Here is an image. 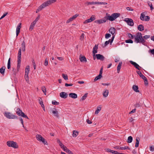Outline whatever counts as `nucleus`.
Instances as JSON below:
<instances>
[{
  "instance_id": "f257e3e1",
  "label": "nucleus",
  "mask_w": 154,
  "mask_h": 154,
  "mask_svg": "<svg viewBox=\"0 0 154 154\" xmlns=\"http://www.w3.org/2000/svg\"><path fill=\"white\" fill-rule=\"evenodd\" d=\"M120 15V14L118 13H114L112 14L111 15L108 14H106V15L104 17V19L98 20H95L94 21L95 23H98L99 24L104 23L106 22V21L109 20L110 21H113L116 18L119 17Z\"/></svg>"
},
{
  "instance_id": "f03ea898",
  "label": "nucleus",
  "mask_w": 154,
  "mask_h": 154,
  "mask_svg": "<svg viewBox=\"0 0 154 154\" xmlns=\"http://www.w3.org/2000/svg\"><path fill=\"white\" fill-rule=\"evenodd\" d=\"M128 36L131 39L134 37L135 42L136 43H141L143 44L146 42V41L143 39L140 32L137 33L136 35H133L129 33L128 34Z\"/></svg>"
},
{
  "instance_id": "7ed1b4c3",
  "label": "nucleus",
  "mask_w": 154,
  "mask_h": 154,
  "mask_svg": "<svg viewBox=\"0 0 154 154\" xmlns=\"http://www.w3.org/2000/svg\"><path fill=\"white\" fill-rule=\"evenodd\" d=\"M56 0H49L44 2L40 5L36 11V13H38L40 11L42 10L44 8L52 4L55 2Z\"/></svg>"
},
{
  "instance_id": "20e7f679",
  "label": "nucleus",
  "mask_w": 154,
  "mask_h": 154,
  "mask_svg": "<svg viewBox=\"0 0 154 154\" xmlns=\"http://www.w3.org/2000/svg\"><path fill=\"white\" fill-rule=\"evenodd\" d=\"M4 116L8 119H17L18 117L14 115H13L10 112H5L4 113Z\"/></svg>"
},
{
  "instance_id": "39448f33",
  "label": "nucleus",
  "mask_w": 154,
  "mask_h": 154,
  "mask_svg": "<svg viewBox=\"0 0 154 154\" xmlns=\"http://www.w3.org/2000/svg\"><path fill=\"white\" fill-rule=\"evenodd\" d=\"M7 144L9 147H12L15 149L18 148V145L17 143L13 141H9L7 142Z\"/></svg>"
},
{
  "instance_id": "423d86ee",
  "label": "nucleus",
  "mask_w": 154,
  "mask_h": 154,
  "mask_svg": "<svg viewBox=\"0 0 154 154\" xmlns=\"http://www.w3.org/2000/svg\"><path fill=\"white\" fill-rule=\"evenodd\" d=\"M36 137L38 140L42 142L45 145H48L47 141L41 135L37 134L36 136Z\"/></svg>"
},
{
  "instance_id": "0eeeda50",
  "label": "nucleus",
  "mask_w": 154,
  "mask_h": 154,
  "mask_svg": "<svg viewBox=\"0 0 154 154\" xmlns=\"http://www.w3.org/2000/svg\"><path fill=\"white\" fill-rule=\"evenodd\" d=\"M16 113L19 116L29 119L27 116L25 115L24 113L22 112V111L19 108L17 109Z\"/></svg>"
},
{
  "instance_id": "6e6552de",
  "label": "nucleus",
  "mask_w": 154,
  "mask_h": 154,
  "mask_svg": "<svg viewBox=\"0 0 154 154\" xmlns=\"http://www.w3.org/2000/svg\"><path fill=\"white\" fill-rule=\"evenodd\" d=\"M124 20L129 25L131 26H134V23L133 22V20L131 19L126 18Z\"/></svg>"
},
{
  "instance_id": "1a4fd4ad",
  "label": "nucleus",
  "mask_w": 154,
  "mask_h": 154,
  "mask_svg": "<svg viewBox=\"0 0 154 154\" xmlns=\"http://www.w3.org/2000/svg\"><path fill=\"white\" fill-rule=\"evenodd\" d=\"M85 4L87 5H94V4H101V5H107V3L106 2H86Z\"/></svg>"
},
{
  "instance_id": "9d476101",
  "label": "nucleus",
  "mask_w": 154,
  "mask_h": 154,
  "mask_svg": "<svg viewBox=\"0 0 154 154\" xmlns=\"http://www.w3.org/2000/svg\"><path fill=\"white\" fill-rule=\"evenodd\" d=\"M114 36H113L111 39H109V40L105 42L104 44L102 45V47L103 48H104L106 47L108 44H109L110 42V44H111L114 40Z\"/></svg>"
},
{
  "instance_id": "9b49d317",
  "label": "nucleus",
  "mask_w": 154,
  "mask_h": 154,
  "mask_svg": "<svg viewBox=\"0 0 154 154\" xmlns=\"http://www.w3.org/2000/svg\"><path fill=\"white\" fill-rule=\"evenodd\" d=\"M116 149H118L119 150H125V149H130L128 146H125L124 147H120L119 146H116L114 147Z\"/></svg>"
},
{
  "instance_id": "f8f14e48",
  "label": "nucleus",
  "mask_w": 154,
  "mask_h": 154,
  "mask_svg": "<svg viewBox=\"0 0 154 154\" xmlns=\"http://www.w3.org/2000/svg\"><path fill=\"white\" fill-rule=\"evenodd\" d=\"M21 27V23H19V25L17 26L16 29V36H17L19 34L20 32V29Z\"/></svg>"
},
{
  "instance_id": "ddd939ff",
  "label": "nucleus",
  "mask_w": 154,
  "mask_h": 154,
  "mask_svg": "<svg viewBox=\"0 0 154 154\" xmlns=\"http://www.w3.org/2000/svg\"><path fill=\"white\" fill-rule=\"evenodd\" d=\"M21 27V23H19V25L17 26L16 29V36H17L19 34L20 32V29Z\"/></svg>"
},
{
  "instance_id": "4468645a",
  "label": "nucleus",
  "mask_w": 154,
  "mask_h": 154,
  "mask_svg": "<svg viewBox=\"0 0 154 154\" xmlns=\"http://www.w3.org/2000/svg\"><path fill=\"white\" fill-rule=\"evenodd\" d=\"M52 113L54 114L55 116L57 118H59L58 112L56 109L54 108V110H52Z\"/></svg>"
},
{
  "instance_id": "2eb2a0df",
  "label": "nucleus",
  "mask_w": 154,
  "mask_h": 154,
  "mask_svg": "<svg viewBox=\"0 0 154 154\" xmlns=\"http://www.w3.org/2000/svg\"><path fill=\"white\" fill-rule=\"evenodd\" d=\"M95 56L96 57L97 59V60H103L105 59V57L100 54H96Z\"/></svg>"
},
{
  "instance_id": "dca6fc26",
  "label": "nucleus",
  "mask_w": 154,
  "mask_h": 154,
  "mask_svg": "<svg viewBox=\"0 0 154 154\" xmlns=\"http://www.w3.org/2000/svg\"><path fill=\"white\" fill-rule=\"evenodd\" d=\"M60 96L62 98H66L67 97L68 94L65 92H62L60 94Z\"/></svg>"
},
{
  "instance_id": "f3484780",
  "label": "nucleus",
  "mask_w": 154,
  "mask_h": 154,
  "mask_svg": "<svg viewBox=\"0 0 154 154\" xmlns=\"http://www.w3.org/2000/svg\"><path fill=\"white\" fill-rule=\"evenodd\" d=\"M130 63L133 65H134L136 68H137L138 70H140L139 67H140V66L136 63L132 61H130Z\"/></svg>"
},
{
  "instance_id": "a211bd4d",
  "label": "nucleus",
  "mask_w": 154,
  "mask_h": 154,
  "mask_svg": "<svg viewBox=\"0 0 154 154\" xmlns=\"http://www.w3.org/2000/svg\"><path fill=\"white\" fill-rule=\"evenodd\" d=\"M98 49V45H96L93 47V54L94 56H95V54L97 52V49Z\"/></svg>"
},
{
  "instance_id": "6ab92c4d",
  "label": "nucleus",
  "mask_w": 154,
  "mask_h": 154,
  "mask_svg": "<svg viewBox=\"0 0 154 154\" xmlns=\"http://www.w3.org/2000/svg\"><path fill=\"white\" fill-rule=\"evenodd\" d=\"M109 93V90L107 89H105L104 90L103 92V95L104 97H106L108 95Z\"/></svg>"
},
{
  "instance_id": "aec40b11",
  "label": "nucleus",
  "mask_w": 154,
  "mask_h": 154,
  "mask_svg": "<svg viewBox=\"0 0 154 154\" xmlns=\"http://www.w3.org/2000/svg\"><path fill=\"white\" fill-rule=\"evenodd\" d=\"M69 96L72 98L75 99L77 97V95L74 93H71L69 94Z\"/></svg>"
},
{
  "instance_id": "412c9836",
  "label": "nucleus",
  "mask_w": 154,
  "mask_h": 154,
  "mask_svg": "<svg viewBox=\"0 0 154 154\" xmlns=\"http://www.w3.org/2000/svg\"><path fill=\"white\" fill-rule=\"evenodd\" d=\"M79 60L81 62H86L87 61V59L85 56H81L80 55L79 56Z\"/></svg>"
},
{
  "instance_id": "4be33fe9",
  "label": "nucleus",
  "mask_w": 154,
  "mask_h": 154,
  "mask_svg": "<svg viewBox=\"0 0 154 154\" xmlns=\"http://www.w3.org/2000/svg\"><path fill=\"white\" fill-rule=\"evenodd\" d=\"M21 49L20 48L18 52V54L17 60H19V61L21 59Z\"/></svg>"
},
{
  "instance_id": "5701e85b",
  "label": "nucleus",
  "mask_w": 154,
  "mask_h": 154,
  "mask_svg": "<svg viewBox=\"0 0 154 154\" xmlns=\"http://www.w3.org/2000/svg\"><path fill=\"white\" fill-rule=\"evenodd\" d=\"M101 107L100 105L98 106L95 112V114H98L99 112L101 110Z\"/></svg>"
},
{
  "instance_id": "b1692460",
  "label": "nucleus",
  "mask_w": 154,
  "mask_h": 154,
  "mask_svg": "<svg viewBox=\"0 0 154 154\" xmlns=\"http://www.w3.org/2000/svg\"><path fill=\"white\" fill-rule=\"evenodd\" d=\"M5 66H3L0 69V73L2 75H4L5 74Z\"/></svg>"
},
{
  "instance_id": "393cba45",
  "label": "nucleus",
  "mask_w": 154,
  "mask_h": 154,
  "mask_svg": "<svg viewBox=\"0 0 154 154\" xmlns=\"http://www.w3.org/2000/svg\"><path fill=\"white\" fill-rule=\"evenodd\" d=\"M136 142L135 145V147H137L139 145V143L140 140V138L139 137H137L136 139Z\"/></svg>"
},
{
  "instance_id": "a878e982",
  "label": "nucleus",
  "mask_w": 154,
  "mask_h": 154,
  "mask_svg": "<svg viewBox=\"0 0 154 154\" xmlns=\"http://www.w3.org/2000/svg\"><path fill=\"white\" fill-rule=\"evenodd\" d=\"M137 29L139 31H141L144 30V29L143 25L142 24H140L138 26Z\"/></svg>"
},
{
  "instance_id": "bb28decb",
  "label": "nucleus",
  "mask_w": 154,
  "mask_h": 154,
  "mask_svg": "<svg viewBox=\"0 0 154 154\" xmlns=\"http://www.w3.org/2000/svg\"><path fill=\"white\" fill-rule=\"evenodd\" d=\"M109 32L112 35H113L116 32V29L114 28H111L109 30Z\"/></svg>"
},
{
  "instance_id": "cd10ccee",
  "label": "nucleus",
  "mask_w": 154,
  "mask_h": 154,
  "mask_svg": "<svg viewBox=\"0 0 154 154\" xmlns=\"http://www.w3.org/2000/svg\"><path fill=\"white\" fill-rule=\"evenodd\" d=\"M133 89L136 92H139V91L138 90V87L136 85H134L132 87Z\"/></svg>"
},
{
  "instance_id": "c85d7f7f",
  "label": "nucleus",
  "mask_w": 154,
  "mask_h": 154,
  "mask_svg": "<svg viewBox=\"0 0 154 154\" xmlns=\"http://www.w3.org/2000/svg\"><path fill=\"white\" fill-rule=\"evenodd\" d=\"M29 71V66H27L25 70V74L28 75Z\"/></svg>"
},
{
  "instance_id": "c756f323",
  "label": "nucleus",
  "mask_w": 154,
  "mask_h": 154,
  "mask_svg": "<svg viewBox=\"0 0 154 154\" xmlns=\"http://www.w3.org/2000/svg\"><path fill=\"white\" fill-rule=\"evenodd\" d=\"M35 24V23L33 22L31 23L29 28V30L30 31H32L33 29Z\"/></svg>"
},
{
  "instance_id": "7c9ffc66",
  "label": "nucleus",
  "mask_w": 154,
  "mask_h": 154,
  "mask_svg": "<svg viewBox=\"0 0 154 154\" xmlns=\"http://www.w3.org/2000/svg\"><path fill=\"white\" fill-rule=\"evenodd\" d=\"M79 134V132L77 131L74 130L73 131L72 136L74 137H76Z\"/></svg>"
},
{
  "instance_id": "2f4dec72",
  "label": "nucleus",
  "mask_w": 154,
  "mask_h": 154,
  "mask_svg": "<svg viewBox=\"0 0 154 154\" xmlns=\"http://www.w3.org/2000/svg\"><path fill=\"white\" fill-rule=\"evenodd\" d=\"M102 77V76L100 74H99L98 76H97L95 78L94 81H95L97 80L100 79Z\"/></svg>"
},
{
  "instance_id": "473e14b6",
  "label": "nucleus",
  "mask_w": 154,
  "mask_h": 154,
  "mask_svg": "<svg viewBox=\"0 0 154 154\" xmlns=\"http://www.w3.org/2000/svg\"><path fill=\"white\" fill-rule=\"evenodd\" d=\"M122 62H120L117 66V70L118 73H119L120 71V69L122 66Z\"/></svg>"
},
{
  "instance_id": "72a5a7b5",
  "label": "nucleus",
  "mask_w": 154,
  "mask_h": 154,
  "mask_svg": "<svg viewBox=\"0 0 154 154\" xmlns=\"http://www.w3.org/2000/svg\"><path fill=\"white\" fill-rule=\"evenodd\" d=\"M132 140L133 138L131 136H130L128 137L127 141L128 143H131Z\"/></svg>"
},
{
  "instance_id": "f704fd0d",
  "label": "nucleus",
  "mask_w": 154,
  "mask_h": 154,
  "mask_svg": "<svg viewBox=\"0 0 154 154\" xmlns=\"http://www.w3.org/2000/svg\"><path fill=\"white\" fill-rule=\"evenodd\" d=\"M21 63V60H20L19 61V60H17V71H18L20 67V63Z\"/></svg>"
},
{
  "instance_id": "c9c22d12",
  "label": "nucleus",
  "mask_w": 154,
  "mask_h": 154,
  "mask_svg": "<svg viewBox=\"0 0 154 154\" xmlns=\"http://www.w3.org/2000/svg\"><path fill=\"white\" fill-rule=\"evenodd\" d=\"M145 14H143V13H142L141 14V15H140V19L142 20H145Z\"/></svg>"
},
{
  "instance_id": "e433bc0d",
  "label": "nucleus",
  "mask_w": 154,
  "mask_h": 154,
  "mask_svg": "<svg viewBox=\"0 0 154 154\" xmlns=\"http://www.w3.org/2000/svg\"><path fill=\"white\" fill-rule=\"evenodd\" d=\"M88 95V93L85 94L81 98V99L80 100V101H83L85 100L86 98L87 97Z\"/></svg>"
},
{
  "instance_id": "4c0bfd02",
  "label": "nucleus",
  "mask_w": 154,
  "mask_h": 154,
  "mask_svg": "<svg viewBox=\"0 0 154 154\" xmlns=\"http://www.w3.org/2000/svg\"><path fill=\"white\" fill-rule=\"evenodd\" d=\"M7 68L9 69L11 68V58H9L8 59V62Z\"/></svg>"
},
{
  "instance_id": "58836bf2",
  "label": "nucleus",
  "mask_w": 154,
  "mask_h": 154,
  "mask_svg": "<svg viewBox=\"0 0 154 154\" xmlns=\"http://www.w3.org/2000/svg\"><path fill=\"white\" fill-rule=\"evenodd\" d=\"M41 89L44 94L46 95V89L45 87L43 86L41 88Z\"/></svg>"
},
{
  "instance_id": "ea45409f",
  "label": "nucleus",
  "mask_w": 154,
  "mask_h": 154,
  "mask_svg": "<svg viewBox=\"0 0 154 154\" xmlns=\"http://www.w3.org/2000/svg\"><path fill=\"white\" fill-rule=\"evenodd\" d=\"M59 145L60 146L61 148L63 149L64 151V150L66 149L67 148V147L66 146H65L62 143L60 144H59Z\"/></svg>"
},
{
  "instance_id": "a19ab883",
  "label": "nucleus",
  "mask_w": 154,
  "mask_h": 154,
  "mask_svg": "<svg viewBox=\"0 0 154 154\" xmlns=\"http://www.w3.org/2000/svg\"><path fill=\"white\" fill-rule=\"evenodd\" d=\"M79 15L78 14H76L74 15H73L72 17H71L70 18H71L72 20H73L75 19L76 17H77Z\"/></svg>"
},
{
  "instance_id": "79ce46f5",
  "label": "nucleus",
  "mask_w": 154,
  "mask_h": 154,
  "mask_svg": "<svg viewBox=\"0 0 154 154\" xmlns=\"http://www.w3.org/2000/svg\"><path fill=\"white\" fill-rule=\"evenodd\" d=\"M64 151L68 153L69 154H73L71 151L69 150L67 148L66 149L64 150Z\"/></svg>"
},
{
  "instance_id": "37998d69",
  "label": "nucleus",
  "mask_w": 154,
  "mask_h": 154,
  "mask_svg": "<svg viewBox=\"0 0 154 154\" xmlns=\"http://www.w3.org/2000/svg\"><path fill=\"white\" fill-rule=\"evenodd\" d=\"M63 78L65 80H67L68 79V76L67 75L63 74L62 75Z\"/></svg>"
},
{
  "instance_id": "c03bdc74",
  "label": "nucleus",
  "mask_w": 154,
  "mask_h": 154,
  "mask_svg": "<svg viewBox=\"0 0 154 154\" xmlns=\"http://www.w3.org/2000/svg\"><path fill=\"white\" fill-rule=\"evenodd\" d=\"M148 5L150 7L151 10H152L154 8L152 6V3L150 2H149L148 3Z\"/></svg>"
},
{
  "instance_id": "a18cd8bd",
  "label": "nucleus",
  "mask_w": 154,
  "mask_h": 154,
  "mask_svg": "<svg viewBox=\"0 0 154 154\" xmlns=\"http://www.w3.org/2000/svg\"><path fill=\"white\" fill-rule=\"evenodd\" d=\"M52 103L53 105H57L59 104V102L56 101V100H53L52 102Z\"/></svg>"
},
{
  "instance_id": "49530a36",
  "label": "nucleus",
  "mask_w": 154,
  "mask_h": 154,
  "mask_svg": "<svg viewBox=\"0 0 154 154\" xmlns=\"http://www.w3.org/2000/svg\"><path fill=\"white\" fill-rule=\"evenodd\" d=\"M85 36V34L84 33H82L80 37V39L81 41L84 40V38Z\"/></svg>"
},
{
  "instance_id": "de8ad7c7",
  "label": "nucleus",
  "mask_w": 154,
  "mask_h": 154,
  "mask_svg": "<svg viewBox=\"0 0 154 154\" xmlns=\"http://www.w3.org/2000/svg\"><path fill=\"white\" fill-rule=\"evenodd\" d=\"M150 36L149 35H145L143 37V39L145 40V39L146 40L149 38Z\"/></svg>"
},
{
  "instance_id": "09e8293b",
  "label": "nucleus",
  "mask_w": 154,
  "mask_h": 154,
  "mask_svg": "<svg viewBox=\"0 0 154 154\" xmlns=\"http://www.w3.org/2000/svg\"><path fill=\"white\" fill-rule=\"evenodd\" d=\"M25 79L26 81L28 82L29 81V76L28 75L25 74L24 76Z\"/></svg>"
},
{
  "instance_id": "8fccbe9b",
  "label": "nucleus",
  "mask_w": 154,
  "mask_h": 154,
  "mask_svg": "<svg viewBox=\"0 0 154 154\" xmlns=\"http://www.w3.org/2000/svg\"><path fill=\"white\" fill-rule=\"evenodd\" d=\"M39 18H40V16L38 15V17L35 18V20L33 21V22L36 24L37 22L39 20Z\"/></svg>"
},
{
  "instance_id": "3c124183",
  "label": "nucleus",
  "mask_w": 154,
  "mask_h": 154,
  "mask_svg": "<svg viewBox=\"0 0 154 154\" xmlns=\"http://www.w3.org/2000/svg\"><path fill=\"white\" fill-rule=\"evenodd\" d=\"M19 119L20 121L21 122V123L22 124V125H23V128H24L25 129V127L23 125V120L22 118H21V117H20L19 118Z\"/></svg>"
},
{
  "instance_id": "603ef678",
  "label": "nucleus",
  "mask_w": 154,
  "mask_h": 154,
  "mask_svg": "<svg viewBox=\"0 0 154 154\" xmlns=\"http://www.w3.org/2000/svg\"><path fill=\"white\" fill-rule=\"evenodd\" d=\"M125 42L127 43H133V41L131 39H128V40H126Z\"/></svg>"
},
{
  "instance_id": "864d4df0",
  "label": "nucleus",
  "mask_w": 154,
  "mask_h": 154,
  "mask_svg": "<svg viewBox=\"0 0 154 154\" xmlns=\"http://www.w3.org/2000/svg\"><path fill=\"white\" fill-rule=\"evenodd\" d=\"M90 19L91 22L94 20L95 19V16L94 15H92Z\"/></svg>"
},
{
  "instance_id": "5fc2aeb1",
  "label": "nucleus",
  "mask_w": 154,
  "mask_h": 154,
  "mask_svg": "<svg viewBox=\"0 0 154 154\" xmlns=\"http://www.w3.org/2000/svg\"><path fill=\"white\" fill-rule=\"evenodd\" d=\"M111 36V35L109 34H108V33H107L105 35V38H106V39H107L108 38H109Z\"/></svg>"
},
{
  "instance_id": "6e6d98bb",
  "label": "nucleus",
  "mask_w": 154,
  "mask_h": 154,
  "mask_svg": "<svg viewBox=\"0 0 154 154\" xmlns=\"http://www.w3.org/2000/svg\"><path fill=\"white\" fill-rule=\"evenodd\" d=\"M145 18L144 20L146 21H148L150 19V17L148 16H146L145 17Z\"/></svg>"
},
{
  "instance_id": "4d7b16f0",
  "label": "nucleus",
  "mask_w": 154,
  "mask_h": 154,
  "mask_svg": "<svg viewBox=\"0 0 154 154\" xmlns=\"http://www.w3.org/2000/svg\"><path fill=\"white\" fill-rule=\"evenodd\" d=\"M12 72L14 75H16V73H17L16 69L14 68H13L12 69Z\"/></svg>"
},
{
  "instance_id": "13d9d810",
  "label": "nucleus",
  "mask_w": 154,
  "mask_h": 154,
  "mask_svg": "<svg viewBox=\"0 0 154 154\" xmlns=\"http://www.w3.org/2000/svg\"><path fill=\"white\" fill-rule=\"evenodd\" d=\"M91 22V20H90V19H87V20H85L84 22V23H86Z\"/></svg>"
},
{
  "instance_id": "bf43d9fd",
  "label": "nucleus",
  "mask_w": 154,
  "mask_h": 154,
  "mask_svg": "<svg viewBox=\"0 0 154 154\" xmlns=\"http://www.w3.org/2000/svg\"><path fill=\"white\" fill-rule=\"evenodd\" d=\"M8 14V13H4L3 14V15L0 18V19H2L3 18H4L6 15H7V14Z\"/></svg>"
},
{
  "instance_id": "052dcab7",
  "label": "nucleus",
  "mask_w": 154,
  "mask_h": 154,
  "mask_svg": "<svg viewBox=\"0 0 154 154\" xmlns=\"http://www.w3.org/2000/svg\"><path fill=\"white\" fill-rule=\"evenodd\" d=\"M149 149L150 151H154V147L153 146H150L149 147Z\"/></svg>"
},
{
  "instance_id": "680f3d73",
  "label": "nucleus",
  "mask_w": 154,
  "mask_h": 154,
  "mask_svg": "<svg viewBox=\"0 0 154 154\" xmlns=\"http://www.w3.org/2000/svg\"><path fill=\"white\" fill-rule=\"evenodd\" d=\"M140 77H141L142 79L144 80H146V79H147L146 78L143 74L141 75L140 76Z\"/></svg>"
},
{
  "instance_id": "e2e57ef3",
  "label": "nucleus",
  "mask_w": 154,
  "mask_h": 154,
  "mask_svg": "<svg viewBox=\"0 0 154 154\" xmlns=\"http://www.w3.org/2000/svg\"><path fill=\"white\" fill-rule=\"evenodd\" d=\"M48 60L47 59H45V63H44V65L45 66H47L48 65Z\"/></svg>"
},
{
  "instance_id": "0e129e2a",
  "label": "nucleus",
  "mask_w": 154,
  "mask_h": 154,
  "mask_svg": "<svg viewBox=\"0 0 154 154\" xmlns=\"http://www.w3.org/2000/svg\"><path fill=\"white\" fill-rule=\"evenodd\" d=\"M72 20L71 19V18H70L68 20H67L66 22V23H69V22L72 21Z\"/></svg>"
},
{
  "instance_id": "69168bd1",
  "label": "nucleus",
  "mask_w": 154,
  "mask_h": 154,
  "mask_svg": "<svg viewBox=\"0 0 154 154\" xmlns=\"http://www.w3.org/2000/svg\"><path fill=\"white\" fill-rule=\"evenodd\" d=\"M136 109H133L130 112L129 114H132L135 112H136Z\"/></svg>"
},
{
  "instance_id": "338daca9",
  "label": "nucleus",
  "mask_w": 154,
  "mask_h": 154,
  "mask_svg": "<svg viewBox=\"0 0 154 154\" xmlns=\"http://www.w3.org/2000/svg\"><path fill=\"white\" fill-rule=\"evenodd\" d=\"M72 85H73L72 84H71V83L70 84H67V83H66L65 84V86L66 87H67L68 86H72Z\"/></svg>"
},
{
  "instance_id": "774afa93",
  "label": "nucleus",
  "mask_w": 154,
  "mask_h": 154,
  "mask_svg": "<svg viewBox=\"0 0 154 154\" xmlns=\"http://www.w3.org/2000/svg\"><path fill=\"white\" fill-rule=\"evenodd\" d=\"M150 52L152 54H154V49H152V50H150Z\"/></svg>"
}]
</instances>
